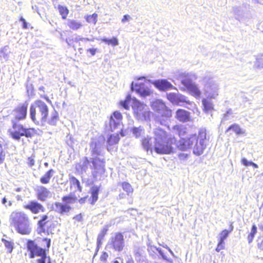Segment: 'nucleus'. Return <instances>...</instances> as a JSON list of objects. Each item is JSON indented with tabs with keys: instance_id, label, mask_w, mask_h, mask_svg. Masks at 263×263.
Returning <instances> with one entry per match:
<instances>
[{
	"instance_id": "f257e3e1",
	"label": "nucleus",
	"mask_w": 263,
	"mask_h": 263,
	"mask_svg": "<svg viewBox=\"0 0 263 263\" xmlns=\"http://www.w3.org/2000/svg\"><path fill=\"white\" fill-rule=\"evenodd\" d=\"M154 147L152 148L151 138L144 137L142 140V145L147 151L152 152L153 149L157 154L170 155L175 151L174 145L177 143V139L171 136L168 132L161 127L154 129Z\"/></svg>"
},
{
	"instance_id": "f03ea898",
	"label": "nucleus",
	"mask_w": 263,
	"mask_h": 263,
	"mask_svg": "<svg viewBox=\"0 0 263 263\" xmlns=\"http://www.w3.org/2000/svg\"><path fill=\"white\" fill-rule=\"evenodd\" d=\"M30 116L33 122L38 124L48 123L50 125H55L59 120V114L57 110L51 112L49 118V107L45 102L36 100L30 107Z\"/></svg>"
},
{
	"instance_id": "7ed1b4c3",
	"label": "nucleus",
	"mask_w": 263,
	"mask_h": 263,
	"mask_svg": "<svg viewBox=\"0 0 263 263\" xmlns=\"http://www.w3.org/2000/svg\"><path fill=\"white\" fill-rule=\"evenodd\" d=\"M206 133L204 130L199 131L198 135L193 134L185 139L181 140L178 145L181 151H186L193 145V153L199 156L201 155L206 146Z\"/></svg>"
},
{
	"instance_id": "20e7f679",
	"label": "nucleus",
	"mask_w": 263,
	"mask_h": 263,
	"mask_svg": "<svg viewBox=\"0 0 263 263\" xmlns=\"http://www.w3.org/2000/svg\"><path fill=\"white\" fill-rule=\"evenodd\" d=\"M10 226L21 235H29L31 231L28 216L23 211H13L10 216Z\"/></svg>"
},
{
	"instance_id": "39448f33",
	"label": "nucleus",
	"mask_w": 263,
	"mask_h": 263,
	"mask_svg": "<svg viewBox=\"0 0 263 263\" xmlns=\"http://www.w3.org/2000/svg\"><path fill=\"white\" fill-rule=\"evenodd\" d=\"M43 241L46 242L47 249L39 247L34 240L28 239L27 240L26 246L27 251L29 252V257L30 258L39 256L41 258L37 260V263H51L50 257L47 255L50 246L51 239L44 238Z\"/></svg>"
},
{
	"instance_id": "423d86ee",
	"label": "nucleus",
	"mask_w": 263,
	"mask_h": 263,
	"mask_svg": "<svg viewBox=\"0 0 263 263\" xmlns=\"http://www.w3.org/2000/svg\"><path fill=\"white\" fill-rule=\"evenodd\" d=\"M92 164V175L93 177H95L98 174L104 173L105 171V163L106 161L105 159L99 158V157L92 158L91 161L87 157H84L82 159V163L78 164V170L82 172H85L88 168L90 163Z\"/></svg>"
},
{
	"instance_id": "0eeeda50",
	"label": "nucleus",
	"mask_w": 263,
	"mask_h": 263,
	"mask_svg": "<svg viewBox=\"0 0 263 263\" xmlns=\"http://www.w3.org/2000/svg\"><path fill=\"white\" fill-rule=\"evenodd\" d=\"M12 127L8 129L9 136L14 140L19 141L21 137L25 136L27 138H32L36 134L34 128H26L18 121L12 120Z\"/></svg>"
},
{
	"instance_id": "6e6552de",
	"label": "nucleus",
	"mask_w": 263,
	"mask_h": 263,
	"mask_svg": "<svg viewBox=\"0 0 263 263\" xmlns=\"http://www.w3.org/2000/svg\"><path fill=\"white\" fill-rule=\"evenodd\" d=\"M55 224L52 218L47 214L40 216L37 222L36 231L38 234L43 236H50L54 234Z\"/></svg>"
},
{
	"instance_id": "1a4fd4ad",
	"label": "nucleus",
	"mask_w": 263,
	"mask_h": 263,
	"mask_svg": "<svg viewBox=\"0 0 263 263\" xmlns=\"http://www.w3.org/2000/svg\"><path fill=\"white\" fill-rule=\"evenodd\" d=\"M28 103L27 101L18 104L12 111V120H25L27 117Z\"/></svg>"
},
{
	"instance_id": "9d476101",
	"label": "nucleus",
	"mask_w": 263,
	"mask_h": 263,
	"mask_svg": "<svg viewBox=\"0 0 263 263\" xmlns=\"http://www.w3.org/2000/svg\"><path fill=\"white\" fill-rule=\"evenodd\" d=\"M152 107L162 118L168 119L172 116V110L161 101H155L152 105Z\"/></svg>"
},
{
	"instance_id": "9b49d317",
	"label": "nucleus",
	"mask_w": 263,
	"mask_h": 263,
	"mask_svg": "<svg viewBox=\"0 0 263 263\" xmlns=\"http://www.w3.org/2000/svg\"><path fill=\"white\" fill-rule=\"evenodd\" d=\"M131 89L136 91L140 96L145 97L149 96L153 93V90L148 87H145L144 83L132 82L131 84Z\"/></svg>"
},
{
	"instance_id": "f8f14e48",
	"label": "nucleus",
	"mask_w": 263,
	"mask_h": 263,
	"mask_svg": "<svg viewBox=\"0 0 263 263\" xmlns=\"http://www.w3.org/2000/svg\"><path fill=\"white\" fill-rule=\"evenodd\" d=\"M110 244L113 248L118 251H121L124 246V239L121 233H116L114 237L111 238Z\"/></svg>"
},
{
	"instance_id": "ddd939ff",
	"label": "nucleus",
	"mask_w": 263,
	"mask_h": 263,
	"mask_svg": "<svg viewBox=\"0 0 263 263\" xmlns=\"http://www.w3.org/2000/svg\"><path fill=\"white\" fill-rule=\"evenodd\" d=\"M24 208L33 214H37L45 211L44 206L36 201L31 200L24 205Z\"/></svg>"
},
{
	"instance_id": "4468645a",
	"label": "nucleus",
	"mask_w": 263,
	"mask_h": 263,
	"mask_svg": "<svg viewBox=\"0 0 263 263\" xmlns=\"http://www.w3.org/2000/svg\"><path fill=\"white\" fill-rule=\"evenodd\" d=\"M175 118L180 122L185 123L191 120L190 112L183 109H178L175 112Z\"/></svg>"
},
{
	"instance_id": "2eb2a0df",
	"label": "nucleus",
	"mask_w": 263,
	"mask_h": 263,
	"mask_svg": "<svg viewBox=\"0 0 263 263\" xmlns=\"http://www.w3.org/2000/svg\"><path fill=\"white\" fill-rule=\"evenodd\" d=\"M153 83L157 88L161 91H165L175 88L173 85L166 79L157 80L155 81Z\"/></svg>"
},
{
	"instance_id": "dca6fc26",
	"label": "nucleus",
	"mask_w": 263,
	"mask_h": 263,
	"mask_svg": "<svg viewBox=\"0 0 263 263\" xmlns=\"http://www.w3.org/2000/svg\"><path fill=\"white\" fill-rule=\"evenodd\" d=\"M69 181V189L71 193H74L76 192H81L82 191L81 183L76 177L73 176H70Z\"/></svg>"
},
{
	"instance_id": "f3484780",
	"label": "nucleus",
	"mask_w": 263,
	"mask_h": 263,
	"mask_svg": "<svg viewBox=\"0 0 263 263\" xmlns=\"http://www.w3.org/2000/svg\"><path fill=\"white\" fill-rule=\"evenodd\" d=\"M172 131L174 135H176L180 138V143L182 140L186 139L182 138L187 133V128L184 125L179 124H175L172 126Z\"/></svg>"
},
{
	"instance_id": "a211bd4d",
	"label": "nucleus",
	"mask_w": 263,
	"mask_h": 263,
	"mask_svg": "<svg viewBox=\"0 0 263 263\" xmlns=\"http://www.w3.org/2000/svg\"><path fill=\"white\" fill-rule=\"evenodd\" d=\"M100 191V186L93 185L89 190L90 197L89 201L90 204L94 205L99 199V194Z\"/></svg>"
},
{
	"instance_id": "6ab92c4d",
	"label": "nucleus",
	"mask_w": 263,
	"mask_h": 263,
	"mask_svg": "<svg viewBox=\"0 0 263 263\" xmlns=\"http://www.w3.org/2000/svg\"><path fill=\"white\" fill-rule=\"evenodd\" d=\"M132 107L134 112L137 115H141L144 114L146 105L143 103H141L136 99H133Z\"/></svg>"
},
{
	"instance_id": "aec40b11",
	"label": "nucleus",
	"mask_w": 263,
	"mask_h": 263,
	"mask_svg": "<svg viewBox=\"0 0 263 263\" xmlns=\"http://www.w3.org/2000/svg\"><path fill=\"white\" fill-rule=\"evenodd\" d=\"M55 211L61 215L69 213L72 209L70 205L59 202L54 203Z\"/></svg>"
},
{
	"instance_id": "412c9836",
	"label": "nucleus",
	"mask_w": 263,
	"mask_h": 263,
	"mask_svg": "<svg viewBox=\"0 0 263 263\" xmlns=\"http://www.w3.org/2000/svg\"><path fill=\"white\" fill-rule=\"evenodd\" d=\"M49 191L43 186H40L37 190L36 196L37 199L42 201H44L49 196Z\"/></svg>"
},
{
	"instance_id": "4be33fe9",
	"label": "nucleus",
	"mask_w": 263,
	"mask_h": 263,
	"mask_svg": "<svg viewBox=\"0 0 263 263\" xmlns=\"http://www.w3.org/2000/svg\"><path fill=\"white\" fill-rule=\"evenodd\" d=\"M202 109L205 113L210 112L214 110V106L212 102L208 99H203L202 100Z\"/></svg>"
},
{
	"instance_id": "5701e85b",
	"label": "nucleus",
	"mask_w": 263,
	"mask_h": 263,
	"mask_svg": "<svg viewBox=\"0 0 263 263\" xmlns=\"http://www.w3.org/2000/svg\"><path fill=\"white\" fill-rule=\"evenodd\" d=\"M120 140V137L119 134H112L110 135L107 139V149L110 150V147L113 145H115L118 143Z\"/></svg>"
},
{
	"instance_id": "b1692460",
	"label": "nucleus",
	"mask_w": 263,
	"mask_h": 263,
	"mask_svg": "<svg viewBox=\"0 0 263 263\" xmlns=\"http://www.w3.org/2000/svg\"><path fill=\"white\" fill-rule=\"evenodd\" d=\"M108 231V228L105 227H104L100 231L97 237V248H100L102 244L103 240H104L105 236L106 235Z\"/></svg>"
},
{
	"instance_id": "393cba45",
	"label": "nucleus",
	"mask_w": 263,
	"mask_h": 263,
	"mask_svg": "<svg viewBox=\"0 0 263 263\" xmlns=\"http://www.w3.org/2000/svg\"><path fill=\"white\" fill-rule=\"evenodd\" d=\"M55 172L54 170L50 169L47 171L44 175L40 178V182L42 184H47L50 182L53 173Z\"/></svg>"
},
{
	"instance_id": "a878e982",
	"label": "nucleus",
	"mask_w": 263,
	"mask_h": 263,
	"mask_svg": "<svg viewBox=\"0 0 263 263\" xmlns=\"http://www.w3.org/2000/svg\"><path fill=\"white\" fill-rule=\"evenodd\" d=\"M62 200L64 204H73L78 201V198L76 196L72 195L71 193L68 195L64 196L62 198Z\"/></svg>"
},
{
	"instance_id": "bb28decb",
	"label": "nucleus",
	"mask_w": 263,
	"mask_h": 263,
	"mask_svg": "<svg viewBox=\"0 0 263 263\" xmlns=\"http://www.w3.org/2000/svg\"><path fill=\"white\" fill-rule=\"evenodd\" d=\"M67 25L72 30H77L83 26L81 22L74 20H69Z\"/></svg>"
},
{
	"instance_id": "cd10ccee",
	"label": "nucleus",
	"mask_w": 263,
	"mask_h": 263,
	"mask_svg": "<svg viewBox=\"0 0 263 263\" xmlns=\"http://www.w3.org/2000/svg\"><path fill=\"white\" fill-rule=\"evenodd\" d=\"M188 89L192 96L196 98H198L200 97L201 92L196 85L190 84L188 86Z\"/></svg>"
},
{
	"instance_id": "c85d7f7f",
	"label": "nucleus",
	"mask_w": 263,
	"mask_h": 263,
	"mask_svg": "<svg viewBox=\"0 0 263 263\" xmlns=\"http://www.w3.org/2000/svg\"><path fill=\"white\" fill-rule=\"evenodd\" d=\"M232 130L236 135H240L245 133L241 129L240 126L237 124H233L228 127L226 130V132Z\"/></svg>"
},
{
	"instance_id": "c756f323",
	"label": "nucleus",
	"mask_w": 263,
	"mask_h": 263,
	"mask_svg": "<svg viewBox=\"0 0 263 263\" xmlns=\"http://www.w3.org/2000/svg\"><path fill=\"white\" fill-rule=\"evenodd\" d=\"M58 9L62 16V18L63 20H66L69 13V10L67 7L62 5H59L58 6Z\"/></svg>"
},
{
	"instance_id": "7c9ffc66",
	"label": "nucleus",
	"mask_w": 263,
	"mask_h": 263,
	"mask_svg": "<svg viewBox=\"0 0 263 263\" xmlns=\"http://www.w3.org/2000/svg\"><path fill=\"white\" fill-rule=\"evenodd\" d=\"M257 229L255 224H253L251 228V231L248 235V242L250 243L253 241L255 235L257 233Z\"/></svg>"
},
{
	"instance_id": "2f4dec72",
	"label": "nucleus",
	"mask_w": 263,
	"mask_h": 263,
	"mask_svg": "<svg viewBox=\"0 0 263 263\" xmlns=\"http://www.w3.org/2000/svg\"><path fill=\"white\" fill-rule=\"evenodd\" d=\"M101 40L102 42L105 43L108 45H112L113 46H115L119 44L118 40L116 37H112L111 39H110L103 38Z\"/></svg>"
},
{
	"instance_id": "473e14b6",
	"label": "nucleus",
	"mask_w": 263,
	"mask_h": 263,
	"mask_svg": "<svg viewBox=\"0 0 263 263\" xmlns=\"http://www.w3.org/2000/svg\"><path fill=\"white\" fill-rule=\"evenodd\" d=\"M233 227H232L230 230H223L220 233V236L219 240H221V241H224V240L228 237L229 234L232 231Z\"/></svg>"
},
{
	"instance_id": "72a5a7b5",
	"label": "nucleus",
	"mask_w": 263,
	"mask_h": 263,
	"mask_svg": "<svg viewBox=\"0 0 263 263\" xmlns=\"http://www.w3.org/2000/svg\"><path fill=\"white\" fill-rule=\"evenodd\" d=\"M86 21L89 23L96 24L97 22L98 14L96 13L85 16Z\"/></svg>"
},
{
	"instance_id": "f704fd0d",
	"label": "nucleus",
	"mask_w": 263,
	"mask_h": 263,
	"mask_svg": "<svg viewBox=\"0 0 263 263\" xmlns=\"http://www.w3.org/2000/svg\"><path fill=\"white\" fill-rule=\"evenodd\" d=\"M2 241L3 242L5 248L7 249V251L10 253H11L13 249V242L4 238L2 239Z\"/></svg>"
},
{
	"instance_id": "c9c22d12",
	"label": "nucleus",
	"mask_w": 263,
	"mask_h": 263,
	"mask_svg": "<svg viewBox=\"0 0 263 263\" xmlns=\"http://www.w3.org/2000/svg\"><path fill=\"white\" fill-rule=\"evenodd\" d=\"M121 186L123 190L125 191L128 195L133 192V189L128 182H123L121 183Z\"/></svg>"
},
{
	"instance_id": "e433bc0d",
	"label": "nucleus",
	"mask_w": 263,
	"mask_h": 263,
	"mask_svg": "<svg viewBox=\"0 0 263 263\" xmlns=\"http://www.w3.org/2000/svg\"><path fill=\"white\" fill-rule=\"evenodd\" d=\"M113 117L118 121H121L122 119V114L119 111H116L113 113V117H110V124H111L112 123H114L116 125V124L115 123V121L114 120Z\"/></svg>"
},
{
	"instance_id": "4c0bfd02",
	"label": "nucleus",
	"mask_w": 263,
	"mask_h": 263,
	"mask_svg": "<svg viewBox=\"0 0 263 263\" xmlns=\"http://www.w3.org/2000/svg\"><path fill=\"white\" fill-rule=\"evenodd\" d=\"M143 130H144V129L141 126L138 127H133L132 129V131L133 134L135 135V136L136 138L140 137L141 136L142 133L143 132Z\"/></svg>"
},
{
	"instance_id": "58836bf2",
	"label": "nucleus",
	"mask_w": 263,
	"mask_h": 263,
	"mask_svg": "<svg viewBox=\"0 0 263 263\" xmlns=\"http://www.w3.org/2000/svg\"><path fill=\"white\" fill-rule=\"evenodd\" d=\"M190 156V154L186 153H179L178 155V157L181 162L186 161Z\"/></svg>"
},
{
	"instance_id": "ea45409f",
	"label": "nucleus",
	"mask_w": 263,
	"mask_h": 263,
	"mask_svg": "<svg viewBox=\"0 0 263 263\" xmlns=\"http://www.w3.org/2000/svg\"><path fill=\"white\" fill-rule=\"evenodd\" d=\"M224 241H221V240H219L217 247L215 249V250L217 252H219L220 250L224 249Z\"/></svg>"
},
{
	"instance_id": "a19ab883",
	"label": "nucleus",
	"mask_w": 263,
	"mask_h": 263,
	"mask_svg": "<svg viewBox=\"0 0 263 263\" xmlns=\"http://www.w3.org/2000/svg\"><path fill=\"white\" fill-rule=\"evenodd\" d=\"M130 99V97L128 96L126 100L120 102V104L126 109H128V101Z\"/></svg>"
},
{
	"instance_id": "79ce46f5",
	"label": "nucleus",
	"mask_w": 263,
	"mask_h": 263,
	"mask_svg": "<svg viewBox=\"0 0 263 263\" xmlns=\"http://www.w3.org/2000/svg\"><path fill=\"white\" fill-rule=\"evenodd\" d=\"M108 257V253L106 252H103L100 256V260L103 262H106Z\"/></svg>"
},
{
	"instance_id": "37998d69",
	"label": "nucleus",
	"mask_w": 263,
	"mask_h": 263,
	"mask_svg": "<svg viewBox=\"0 0 263 263\" xmlns=\"http://www.w3.org/2000/svg\"><path fill=\"white\" fill-rule=\"evenodd\" d=\"M73 219L78 222L82 221L83 220V215L81 213L76 215L73 217Z\"/></svg>"
},
{
	"instance_id": "c03bdc74",
	"label": "nucleus",
	"mask_w": 263,
	"mask_h": 263,
	"mask_svg": "<svg viewBox=\"0 0 263 263\" xmlns=\"http://www.w3.org/2000/svg\"><path fill=\"white\" fill-rule=\"evenodd\" d=\"M5 153L2 149L0 151V164H2L5 160Z\"/></svg>"
},
{
	"instance_id": "a18cd8bd",
	"label": "nucleus",
	"mask_w": 263,
	"mask_h": 263,
	"mask_svg": "<svg viewBox=\"0 0 263 263\" xmlns=\"http://www.w3.org/2000/svg\"><path fill=\"white\" fill-rule=\"evenodd\" d=\"M27 163L29 166H32L33 165H34L35 163L34 158L31 157H28Z\"/></svg>"
},
{
	"instance_id": "49530a36",
	"label": "nucleus",
	"mask_w": 263,
	"mask_h": 263,
	"mask_svg": "<svg viewBox=\"0 0 263 263\" xmlns=\"http://www.w3.org/2000/svg\"><path fill=\"white\" fill-rule=\"evenodd\" d=\"M92 144H93V143H91L90 144V145H92ZM94 145L95 146V148L93 149H92L91 151V154L92 155H99L100 154V152L98 151V149H96V147H97V143H94Z\"/></svg>"
},
{
	"instance_id": "de8ad7c7",
	"label": "nucleus",
	"mask_w": 263,
	"mask_h": 263,
	"mask_svg": "<svg viewBox=\"0 0 263 263\" xmlns=\"http://www.w3.org/2000/svg\"><path fill=\"white\" fill-rule=\"evenodd\" d=\"M167 99L171 101L172 102L175 101V99L176 98V95L174 93H169L167 95Z\"/></svg>"
},
{
	"instance_id": "09e8293b",
	"label": "nucleus",
	"mask_w": 263,
	"mask_h": 263,
	"mask_svg": "<svg viewBox=\"0 0 263 263\" xmlns=\"http://www.w3.org/2000/svg\"><path fill=\"white\" fill-rule=\"evenodd\" d=\"M20 21L23 23V28L24 29H27L28 28V25L25 20L23 17H21L20 18Z\"/></svg>"
},
{
	"instance_id": "8fccbe9b",
	"label": "nucleus",
	"mask_w": 263,
	"mask_h": 263,
	"mask_svg": "<svg viewBox=\"0 0 263 263\" xmlns=\"http://www.w3.org/2000/svg\"><path fill=\"white\" fill-rule=\"evenodd\" d=\"M241 162L244 165L246 166L250 165V162H248L245 158H243L241 159Z\"/></svg>"
},
{
	"instance_id": "3c124183",
	"label": "nucleus",
	"mask_w": 263,
	"mask_h": 263,
	"mask_svg": "<svg viewBox=\"0 0 263 263\" xmlns=\"http://www.w3.org/2000/svg\"><path fill=\"white\" fill-rule=\"evenodd\" d=\"M87 51L89 52L91 55H94L96 53L97 49L94 48H90L88 49Z\"/></svg>"
},
{
	"instance_id": "603ef678",
	"label": "nucleus",
	"mask_w": 263,
	"mask_h": 263,
	"mask_svg": "<svg viewBox=\"0 0 263 263\" xmlns=\"http://www.w3.org/2000/svg\"><path fill=\"white\" fill-rule=\"evenodd\" d=\"M87 198V196H85L84 197L81 198L79 199H78V200L80 204H83L85 202Z\"/></svg>"
},
{
	"instance_id": "864d4df0",
	"label": "nucleus",
	"mask_w": 263,
	"mask_h": 263,
	"mask_svg": "<svg viewBox=\"0 0 263 263\" xmlns=\"http://www.w3.org/2000/svg\"><path fill=\"white\" fill-rule=\"evenodd\" d=\"M130 18V16L128 15H124L122 19V22L123 23L125 22L128 21Z\"/></svg>"
},
{
	"instance_id": "5fc2aeb1",
	"label": "nucleus",
	"mask_w": 263,
	"mask_h": 263,
	"mask_svg": "<svg viewBox=\"0 0 263 263\" xmlns=\"http://www.w3.org/2000/svg\"><path fill=\"white\" fill-rule=\"evenodd\" d=\"M4 143V140L2 137L0 136V149L2 150L3 148V146Z\"/></svg>"
},
{
	"instance_id": "6e6d98bb",
	"label": "nucleus",
	"mask_w": 263,
	"mask_h": 263,
	"mask_svg": "<svg viewBox=\"0 0 263 263\" xmlns=\"http://www.w3.org/2000/svg\"><path fill=\"white\" fill-rule=\"evenodd\" d=\"M136 80H144L145 82H146L147 80L145 77H139L135 78Z\"/></svg>"
},
{
	"instance_id": "4d7b16f0",
	"label": "nucleus",
	"mask_w": 263,
	"mask_h": 263,
	"mask_svg": "<svg viewBox=\"0 0 263 263\" xmlns=\"http://www.w3.org/2000/svg\"><path fill=\"white\" fill-rule=\"evenodd\" d=\"M250 165H252L254 168H258V165L253 162H250Z\"/></svg>"
},
{
	"instance_id": "13d9d810",
	"label": "nucleus",
	"mask_w": 263,
	"mask_h": 263,
	"mask_svg": "<svg viewBox=\"0 0 263 263\" xmlns=\"http://www.w3.org/2000/svg\"><path fill=\"white\" fill-rule=\"evenodd\" d=\"M42 97H43V98H44L45 99H46V100L47 102H49V103H51V101L50 100V99L48 98V97H46V96H43Z\"/></svg>"
},
{
	"instance_id": "bf43d9fd",
	"label": "nucleus",
	"mask_w": 263,
	"mask_h": 263,
	"mask_svg": "<svg viewBox=\"0 0 263 263\" xmlns=\"http://www.w3.org/2000/svg\"><path fill=\"white\" fill-rule=\"evenodd\" d=\"M7 202V199L6 198V197H4L3 199H2V203L3 204H5Z\"/></svg>"
},
{
	"instance_id": "052dcab7",
	"label": "nucleus",
	"mask_w": 263,
	"mask_h": 263,
	"mask_svg": "<svg viewBox=\"0 0 263 263\" xmlns=\"http://www.w3.org/2000/svg\"><path fill=\"white\" fill-rule=\"evenodd\" d=\"M258 247L259 249H260L261 251H263V247L261 246V245H258Z\"/></svg>"
},
{
	"instance_id": "680f3d73",
	"label": "nucleus",
	"mask_w": 263,
	"mask_h": 263,
	"mask_svg": "<svg viewBox=\"0 0 263 263\" xmlns=\"http://www.w3.org/2000/svg\"><path fill=\"white\" fill-rule=\"evenodd\" d=\"M120 134H121V135L122 136H124V134H123L122 130H121V131L120 132Z\"/></svg>"
},
{
	"instance_id": "e2e57ef3",
	"label": "nucleus",
	"mask_w": 263,
	"mask_h": 263,
	"mask_svg": "<svg viewBox=\"0 0 263 263\" xmlns=\"http://www.w3.org/2000/svg\"><path fill=\"white\" fill-rule=\"evenodd\" d=\"M113 263H119V262L118 260H116L113 261Z\"/></svg>"
},
{
	"instance_id": "0e129e2a",
	"label": "nucleus",
	"mask_w": 263,
	"mask_h": 263,
	"mask_svg": "<svg viewBox=\"0 0 263 263\" xmlns=\"http://www.w3.org/2000/svg\"><path fill=\"white\" fill-rule=\"evenodd\" d=\"M184 102H186V103H187V104H190V102H189V101H184Z\"/></svg>"
},
{
	"instance_id": "69168bd1",
	"label": "nucleus",
	"mask_w": 263,
	"mask_h": 263,
	"mask_svg": "<svg viewBox=\"0 0 263 263\" xmlns=\"http://www.w3.org/2000/svg\"><path fill=\"white\" fill-rule=\"evenodd\" d=\"M11 204H12V203H11V202H9V205L10 206V205H11Z\"/></svg>"
},
{
	"instance_id": "338daca9",
	"label": "nucleus",
	"mask_w": 263,
	"mask_h": 263,
	"mask_svg": "<svg viewBox=\"0 0 263 263\" xmlns=\"http://www.w3.org/2000/svg\"><path fill=\"white\" fill-rule=\"evenodd\" d=\"M45 165H47V163H45Z\"/></svg>"
},
{
	"instance_id": "774afa93",
	"label": "nucleus",
	"mask_w": 263,
	"mask_h": 263,
	"mask_svg": "<svg viewBox=\"0 0 263 263\" xmlns=\"http://www.w3.org/2000/svg\"><path fill=\"white\" fill-rule=\"evenodd\" d=\"M154 263H158V262H154Z\"/></svg>"
}]
</instances>
